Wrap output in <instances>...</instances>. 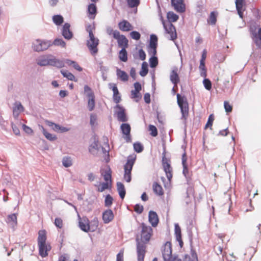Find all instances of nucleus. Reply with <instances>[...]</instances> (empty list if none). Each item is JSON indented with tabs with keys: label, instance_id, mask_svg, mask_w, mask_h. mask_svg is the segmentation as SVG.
Segmentation results:
<instances>
[{
	"label": "nucleus",
	"instance_id": "1",
	"mask_svg": "<svg viewBox=\"0 0 261 261\" xmlns=\"http://www.w3.org/2000/svg\"><path fill=\"white\" fill-rule=\"evenodd\" d=\"M141 241L142 243L138 242L137 246L138 261H144L146 253V246L153 233L152 228L146 225L145 223L141 224Z\"/></svg>",
	"mask_w": 261,
	"mask_h": 261
},
{
	"label": "nucleus",
	"instance_id": "2",
	"mask_svg": "<svg viewBox=\"0 0 261 261\" xmlns=\"http://www.w3.org/2000/svg\"><path fill=\"white\" fill-rule=\"evenodd\" d=\"M46 232L45 230H40L38 232V244L39 254L42 257L48 255V252L51 249L49 244L46 243Z\"/></svg>",
	"mask_w": 261,
	"mask_h": 261
},
{
	"label": "nucleus",
	"instance_id": "3",
	"mask_svg": "<svg viewBox=\"0 0 261 261\" xmlns=\"http://www.w3.org/2000/svg\"><path fill=\"white\" fill-rule=\"evenodd\" d=\"M111 172L109 168L105 171L101 172V174L103 177L105 182L95 185L97 187V190L98 192H102L106 190L111 189L112 186Z\"/></svg>",
	"mask_w": 261,
	"mask_h": 261
},
{
	"label": "nucleus",
	"instance_id": "4",
	"mask_svg": "<svg viewBox=\"0 0 261 261\" xmlns=\"http://www.w3.org/2000/svg\"><path fill=\"white\" fill-rule=\"evenodd\" d=\"M177 102L180 109L182 114V118L186 120L189 115V106L187 98L185 96H181L177 94Z\"/></svg>",
	"mask_w": 261,
	"mask_h": 261
},
{
	"label": "nucleus",
	"instance_id": "5",
	"mask_svg": "<svg viewBox=\"0 0 261 261\" xmlns=\"http://www.w3.org/2000/svg\"><path fill=\"white\" fill-rule=\"evenodd\" d=\"M162 252L164 261H181L177 256L172 254V245L170 242H167L164 244Z\"/></svg>",
	"mask_w": 261,
	"mask_h": 261
},
{
	"label": "nucleus",
	"instance_id": "6",
	"mask_svg": "<svg viewBox=\"0 0 261 261\" xmlns=\"http://www.w3.org/2000/svg\"><path fill=\"white\" fill-rule=\"evenodd\" d=\"M249 32L255 44L256 45L261 44V28H257V26L255 24L251 25Z\"/></svg>",
	"mask_w": 261,
	"mask_h": 261
},
{
	"label": "nucleus",
	"instance_id": "7",
	"mask_svg": "<svg viewBox=\"0 0 261 261\" xmlns=\"http://www.w3.org/2000/svg\"><path fill=\"white\" fill-rule=\"evenodd\" d=\"M51 45L50 41L36 39L33 43L32 48L36 51H41L47 49Z\"/></svg>",
	"mask_w": 261,
	"mask_h": 261
},
{
	"label": "nucleus",
	"instance_id": "8",
	"mask_svg": "<svg viewBox=\"0 0 261 261\" xmlns=\"http://www.w3.org/2000/svg\"><path fill=\"white\" fill-rule=\"evenodd\" d=\"M99 44V40L95 38V36L93 37H89V39L87 41V46L91 53V54L95 56L97 54L98 51L97 47Z\"/></svg>",
	"mask_w": 261,
	"mask_h": 261
},
{
	"label": "nucleus",
	"instance_id": "9",
	"mask_svg": "<svg viewBox=\"0 0 261 261\" xmlns=\"http://www.w3.org/2000/svg\"><path fill=\"white\" fill-rule=\"evenodd\" d=\"M158 45V38L155 35H151L148 46V52L150 55L155 56L156 54V47Z\"/></svg>",
	"mask_w": 261,
	"mask_h": 261
},
{
	"label": "nucleus",
	"instance_id": "10",
	"mask_svg": "<svg viewBox=\"0 0 261 261\" xmlns=\"http://www.w3.org/2000/svg\"><path fill=\"white\" fill-rule=\"evenodd\" d=\"M162 165L168 180L171 181L172 178V168L165 156L162 158Z\"/></svg>",
	"mask_w": 261,
	"mask_h": 261
},
{
	"label": "nucleus",
	"instance_id": "11",
	"mask_svg": "<svg viewBox=\"0 0 261 261\" xmlns=\"http://www.w3.org/2000/svg\"><path fill=\"white\" fill-rule=\"evenodd\" d=\"M114 38L117 39L118 45L122 48H126L128 47V41L123 35H121L119 32H116L114 34Z\"/></svg>",
	"mask_w": 261,
	"mask_h": 261
},
{
	"label": "nucleus",
	"instance_id": "12",
	"mask_svg": "<svg viewBox=\"0 0 261 261\" xmlns=\"http://www.w3.org/2000/svg\"><path fill=\"white\" fill-rule=\"evenodd\" d=\"M120 128L122 134L123 135V138L125 140L126 142H131L132 139L130 136V130L131 127L128 123H122L121 125Z\"/></svg>",
	"mask_w": 261,
	"mask_h": 261
},
{
	"label": "nucleus",
	"instance_id": "13",
	"mask_svg": "<svg viewBox=\"0 0 261 261\" xmlns=\"http://www.w3.org/2000/svg\"><path fill=\"white\" fill-rule=\"evenodd\" d=\"M163 25L166 30V33L170 35V40H175L177 38V35L176 29L174 26L171 22H169L167 24H165L164 22H163Z\"/></svg>",
	"mask_w": 261,
	"mask_h": 261
},
{
	"label": "nucleus",
	"instance_id": "14",
	"mask_svg": "<svg viewBox=\"0 0 261 261\" xmlns=\"http://www.w3.org/2000/svg\"><path fill=\"white\" fill-rule=\"evenodd\" d=\"M115 109H117L116 114L117 116L118 120L123 122L127 121V118L125 113V109L119 105H117L116 106Z\"/></svg>",
	"mask_w": 261,
	"mask_h": 261
},
{
	"label": "nucleus",
	"instance_id": "15",
	"mask_svg": "<svg viewBox=\"0 0 261 261\" xmlns=\"http://www.w3.org/2000/svg\"><path fill=\"white\" fill-rule=\"evenodd\" d=\"M109 88L111 89L113 92V98L114 101L116 103H119L121 100V97L116 84L111 83L109 84Z\"/></svg>",
	"mask_w": 261,
	"mask_h": 261
},
{
	"label": "nucleus",
	"instance_id": "16",
	"mask_svg": "<svg viewBox=\"0 0 261 261\" xmlns=\"http://www.w3.org/2000/svg\"><path fill=\"white\" fill-rule=\"evenodd\" d=\"M49 61V65L53 66L59 68H62L64 66V62L63 61L58 59L51 55H50Z\"/></svg>",
	"mask_w": 261,
	"mask_h": 261
},
{
	"label": "nucleus",
	"instance_id": "17",
	"mask_svg": "<svg viewBox=\"0 0 261 261\" xmlns=\"http://www.w3.org/2000/svg\"><path fill=\"white\" fill-rule=\"evenodd\" d=\"M171 4L174 9L179 12H183L185 10V6L183 0H171Z\"/></svg>",
	"mask_w": 261,
	"mask_h": 261
},
{
	"label": "nucleus",
	"instance_id": "18",
	"mask_svg": "<svg viewBox=\"0 0 261 261\" xmlns=\"http://www.w3.org/2000/svg\"><path fill=\"white\" fill-rule=\"evenodd\" d=\"M148 220L152 226L156 227L159 221L156 213L154 211H150L149 212Z\"/></svg>",
	"mask_w": 261,
	"mask_h": 261
},
{
	"label": "nucleus",
	"instance_id": "19",
	"mask_svg": "<svg viewBox=\"0 0 261 261\" xmlns=\"http://www.w3.org/2000/svg\"><path fill=\"white\" fill-rule=\"evenodd\" d=\"M114 214L111 210H107L102 214V220L106 224L111 222L114 219Z\"/></svg>",
	"mask_w": 261,
	"mask_h": 261
},
{
	"label": "nucleus",
	"instance_id": "20",
	"mask_svg": "<svg viewBox=\"0 0 261 261\" xmlns=\"http://www.w3.org/2000/svg\"><path fill=\"white\" fill-rule=\"evenodd\" d=\"M119 29L123 32H128L133 29L132 25L127 20H123L118 24Z\"/></svg>",
	"mask_w": 261,
	"mask_h": 261
},
{
	"label": "nucleus",
	"instance_id": "21",
	"mask_svg": "<svg viewBox=\"0 0 261 261\" xmlns=\"http://www.w3.org/2000/svg\"><path fill=\"white\" fill-rule=\"evenodd\" d=\"M70 25L66 23L63 27L62 35L65 38L69 40L72 37V33L70 30Z\"/></svg>",
	"mask_w": 261,
	"mask_h": 261
},
{
	"label": "nucleus",
	"instance_id": "22",
	"mask_svg": "<svg viewBox=\"0 0 261 261\" xmlns=\"http://www.w3.org/2000/svg\"><path fill=\"white\" fill-rule=\"evenodd\" d=\"M175 234L176 236V239L179 243L180 247L181 248L184 245V242L182 241L181 238V229L177 224L175 225Z\"/></svg>",
	"mask_w": 261,
	"mask_h": 261
},
{
	"label": "nucleus",
	"instance_id": "23",
	"mask_svg": "<svg viewBox=\"0 0 261 261\" xmlns=\"http://www.w3.org/2000/svg\"><path fill=\"white\" fill-rule=\"evenodd\" d=\"M89 220L86 217H83L79 221L80 228L85 232H88Z\"/></svg>",
	"mask_w": 261,
	"mask_h": 261
},
{
	"label": "nucleus",
	"instance_id": "24",
	"mask_svg": "<svg viewBox=\"0 0 261 261\" xmlns=\"http://www.w3.org/2000/svg\"><path fill=\"white\" fill-rule=\"evenodd\" d=\"M152 189L154 194L158 196H163L164 194V191L162 187L157 182H154L153 183Z\"/></svg>",
	"mask_w": 261,
	"mask_h": 261
},
{
	"label": "nucleus",
	"instance_id": "25",
	"mask_svg": "<svg viewBox=\"0 0 261 261\" xmlns=\"http://www.w3.org/2000/svg\"><path fill=\"white\" fill-rule=\"evenodd\" d=\"M88 108L90 111H92L95 108V96L93 92H90L88 94Z\"/></svg>",
	"mask_w": 261,
	"mask_h": 261
},
{
	"label": "nucleus",
	"instance_id": "26",
	"mask_svg": "<svg viewBox=\"0 0 261 261\" xmlns=\"http://www.w3.org/2000/svg\"><path fill=\"white\" fill-rule=\"evenodd\" d=\"M23 111V107L19 102H16L13 109V114L15 118H17L19 114Z\"/></svg>",
	"mask_w": 261,
	"mask_h": 261
},
{
	"label": "nucleus",
	"instance_id": "27",
	"mask_svg": "<svg viewBox=\"0 0 261 261\" xmlns=\"http://www.w3.org/2000/svg\"><path fill=\"white\" fill-rule=\"evenodd\" d=\"M235 3L238 14L239 16L242 18L243 17V11L244 10V9H243L244 0H236Z\"/></svg>",
	"mask_w": 261,
	"mask_h": 261
},
{
	"label": "nucleus",
	"instance_id": "28",
	"mask_svg": "<svg viewBox=\"0 0 261 261\" xmlns=\"http://www.w3.org/2000/svg\"><path fill=\"white\" fill-rule=\"evenodd\" d=\"M99 224V221L98 220V218L95 217L93 220H92L90 222L89 221V227H88V231L93 232L95 231Z\"/></svg>",
	"mask_w": 261,
	"mask_h": 261
},
{
	"label": "nucleus",
	"instance_id": "29",
	"mask_svg": "<svg viewBox=\"0 0 261 261\" xmlns=\"http://www.w3.org/2000/svg\"><path fill=\"white\" fill-rule=\"evenodd\" d=\"M135 161V158L131 157L128 159L127 163L124 165L125 171L127 172H131Z\"/></svg>",
	"mask_w": 261,
	"mask_h": 261
},
{
	"label": "nucleus",
	"instance_id": "30",
	"mask_svg": "<svg viewBox=\"0 0 261 261\" xmlns=\"http://www.w3.org/2000/svg\"><path fill=\"white\" fill-rule=\"evenodd\" d=\"M50 57V55H45L41 57L37 60V64L39 65L43 66H48L49 65V59Z\"/></svg>",
	"mask_w": 261,
	"mask_h": 261
},
{
	"label": "nucleus",
	"instance_id": "31",
	"mask_svg": "<svg viewBox=\"0 0 261 261\" xmlns=\"http://www.w3.org/2000/svg\"><path fill=\"white\" fill-rule=\"evenodd\" d=\"M88 13L90 18L94 19L97 12V8L95 4H90L88 8Z\"/></svg>",
	"mask_w": 261,
	"mask_h": 261
},
{
	"label": "nucleus",
	"instance_id": "32",
	"mask_svg": "<svg viewBox=\"0 0 261 261\" xmlns=\"http://www.w3.org/2000/svg\"><path fill=\"white\" fill-rule=\"evenodd\" d=\"M117 77L123 82H126L128 80V74L124 71L117 69L116 71Z\"/></svg>",
	"mask_w": 261,
	"mask_h": 261
},
{
	"label": "nucleus",
	"instance_id": "33",
	"mask_svg": "<svg viewBox=\"0 0 261 261\" xmlns=\"http://www.w3.org/2000/svg\"><path fill=\"white\" fill-rule=\"evenodd\" d=\"M170 80L175 85L179 82V78L176 70H173L171 72Z\"/></svg>",
	"mask_w": 261,
	"mask_h": 261
},
{
	"label": "nucleus",
	"instance_id": "34",
	"mask_svg": "<svg viewBox=\"0 0 261 261\" xmlns=\"http://www.w3.org/2000/svg\"><path fill=\"white\" fill-rule=\"evenodd\" d=\"M256 45L257 47L252 53V57L254 58L255 60H257L261 58V44Z\"/></svg>",
	"mask_w": 261,
	"mask_h": 261
},
{
	"label": "nucleus",
	"instance_id": "35",
	"mask_svg": "<svg viewBox=\"0 0 261 261\" xmlns=\"http://www.w3.org/2000/svg\"><path fill=\"white\" fill-rule=\"evenodd\" d=\"M117 190L119 192V194L120 197L123 199L125 195V190L124 188V186L123 184L121 182H117Z\"/></svg>",
	"mask_w": 261,
	"mask_h": 261
},
{
	"label": "nucleus",
	"instance_id": "36",
	"mask_svg": "<svg viewBox=\"0 0 261 261\" xmlns=\"http://www.w3.org/2000/svg\"><path fill=\"white\" fill-rule=\"evenodd\" d=\"M66 63L68 66H72L75 69L79 71H82L83 70V68L78 64L77 62L75 61L70 60H66Z\"/></svg>",
	"mask_w": 261,
	"mask_h": 261
},
{
	"label": "nucleus",
	"instance_id": "37",
	"mask_svg": "<svg viewBox=\"0 0 261 261\" xmlns=\"http://www.w3.org/2000/svg\"><path fill=\"white\" fill-rule=\"evenodd\" d=\"M119 58L122 62H126L127 61V53L126 48H122L119 51Z\"/></svg>",
	"mask_w": 261,
	"mask_h": 261
},
{
	"label": "nucleus",
	"instance_id": "38",
	"mask_svg": "<svg viewBox=\"0 0 261 261\" xmlns=\"http://www.w3.org/2000/svg\"><path fill=\"white\" fill-rule=\"evenodd\" d=\"M61 72L64 77H66L68 80L73 81H77V80H75L74 75L68 71L61 70Z\"/></svg>",
	"mask_w": 261,
	"mask_h": 261
},
{
	"label": "nucleus",
	"instance_id": "39",
	"mask_svg": "<svg viewBox=\"0 0 261 261\" xmlns=\"http://www.w3.org/2000/svg\"><path fill=\"white\" fill-rule=\"evenodd\" d=\"M7 222L12 225H16L17 224V215L16 214L9 215L7 218Z\"/></svg>",
	"mask_w": 261,
	"mask_h": 261
},
{
	"label": "nucleus",
	"instance_id": "40",
	"mask_svg": "<svg viewBox=\"0 0 261 261\" xmlns=\"http://www.w3.org/2000/svg\"><path fill=\"white\" fill-rule=\"evenodd\" d=\"M148 72V64L146 62H144L142 64L141 70L140 71V74L142 76H145Z\"/></svg>",
	"mask_w": 261,
	"mask_h": 261
},
{
	"label": "nucleus",
	"instance_id": "41",
	"mask_svg": "<svg viewBox=\"0 0 261 261\" xmlns=\"http://www.w3.org/2000/svg\"><path fill=\"white\" fill-rule=\"evenodd\" d=\"M42 129L43 134L47 139L51 141L57 139L56 135L49 133L43 127H42Z\"/></svg>",
	"mask_w": 261,
	"mask_h": 261
},
{
	"label": "nucleus",
	"instance_id": "42",
	"mask_svg": "<svg viewBox=\"0 0 261 261\" xmlns=\"http://www.w3.org/2000/svg\"><path fill=\"white\" fill-rule=\"evenodd\" d=\"M217 15L215 12H212L207 20L208 23L213 25L215 24L217 21Z\"/></svg>",
	"mask_w": 261,
	"mask_h": 261
},
{
	"label": "nucleus",
	"instance_id": "43",
	"mask_svg": "<svg viewBox=\"0 0 261 261\" xmlns=\"http://www.w3.org/2000/svg\"><path fill=\"white\" fill-rule=\"evenodd\" d=\"M62 163L65 167H70L72 164V159L70 156H66L63 158Z\"/></svg>",
	"mask_w": 261,
	"mask_h": 261
},
{
	"label": "nucleus",
	"instance_id": "44",
	"mask_svg": "<svg viewBox=\"0 0 261 261\" xmlns=\"http://www.w3.org/2000/svg\"><path fill=\"white\" fill-rule=\"evenodd\" d=\"M167 17L169 21L171 22H175L178 20L179 18L178 16L173 12H169L168 13Z\"/></svg>",
	"mask_w": 261,
	"mask_h": 261
},
{
	"label": "nucleus",
	"instance_id": "45",
	"mask_svg": "<svg viewBox=\"0 0 261 261\" xmlns=\"http://www.w3.org/2000/svg\"><path fill=\"white\" fill-rule=\"evenodd\" d=\"M54 22L56 25H60L63 22V18L62 16L59 15H55L53 17Z\"/></svg>",
	"mask_w": 261,
	"mask_h": 261
},
{
	"label": "nucleus",
	"instance_id": "46",
	"mask_svg": "<svg viewBox=\"0 0 261 261\" xmlns=\"http://www.w3.org/2000/svg\"><path fill=\"white\" fill-rule=\"evenodd\" d=\"M214 250H215V252L218 255L222 254V256L224 257L226 254L225 252H223V246H222L221 245H216L214 247Z\"/></svg>",
	"mask_w": 261,
	"mask_h": 261
},
{
	"label": "nucleus",
	"instance_id": "47",
	"mask_svg": "<svg viewBox=\"0 0 261 261\" xmlns=\"http://www.w3.org/2000/svg\"><path fill=\"white\" fill-rule=\"evenodd\" d=\"M199 69L201 71V75L205 77L206 75V69L205 66V62L200 61Z\"/></svg>",
	"mask_w": 261,
	"mask_h": 261
},
{
	"label": "nucleus",
	"instance_id": "48",
	"mask_svg": "<svg viewBox=\"0 0 261 261\" xmlns=\"http://www.w3.org/2000/svg\"><path fill=\"white\" fill-rule=\"evenodd\" d=\"M129 8L137 7L140 4V0H127Z\"/></svg>",
	"mask_w": 261,
	"mask_h": 261
},
{
	"label": "nucleus",
	"instance_id": "49",
	"mask_svg": "<svg viewBox=\"0 0 261 261\" xmlns=\"http://www.w3.org/2000/svg\"><path fill=\"white\" fill-rule=\"evenodd\" d=\"M54 224L59 229L63 228V221L61 218H56L55 220Z\"/></svg>",
	"mask_w": 261,
	"mask_h": 261
},
{
	"label": "nucleus",
	"instance_id": "50",
	"mask_svg": "<svg viewBox=\"0 0 261 261\" xmlns=\"http://www.w3.org/2000/svg\"><path fill=\"white\" fill-rule=\"evenodd\" d=\"M149 59L150 66L152 68L155 67L158 64V58L155 56H152Z\"/></svg>",
	"mask_w": 261,
	"mask_h": 261
},
{
	"label": "nucleus",
	"instance_id": "51",
	"mask_svg": "<svg viewBox=\"0 0 261 261\" xmlns=\"http://www.w3.org/2000/svg\"><path fill=\"white\" fill-rule=\"evenodd\" d=\"M131 96L132 98L135 99L136 101H138L141 98V95L140 92H137L134 90L131 91Z\"/></svg>",
	"mask_w": 261,
	"mask_h": 261
},
{
	"label": "nucleus",
	"instance_id": "52",
	"mask_svg": "<svg viewBox=\"0 0 261 261\" xmlns=\"http://www.w3.org/2000/svg\"><path fill=\"white\" fill-rule=\"evenodd\" d=\"M149 130L150 131V134L152 137H156L158 135V130L156 127L153 125H149Z\"/></svg>",
	"mask_w": 261,
	"mask_h": 261
},
{
	"label": "nucleus",
	"instance_id": "53",
	"mask_svg": "<svg viewBox=\"0 0 261 261\" xmlns=\"http://www.w3.org/2000/svg\"><path fill=\"white\" fill-rule=\"evenodd\" d=\"M214 120V116L213 114H211L208 117L207 122L205 126V128L210 127L211 129H212Z\"/></svg>",
	"mask_w": 261,
	"mask_h": 261
},
{
	"label": "nucleus",
	"instance_id": "54",
	"mask_svg": "<svg viewBox=\"0 0 261 261\" xmlns=\"http://www.w3.org/2000/svg\"><path fill=\"white\" fill-rule=\"evenodd\" d=\"M55 45L61 46L62 47H65L66 43L62 39H56L53 42Z\"/></svg>",
	"mask_w": 261,
	"mask_h": 261
},
{
	"label": "nucleus",
	"instance_id": "55",
	"mask_svg": "<svg viewBox=\"0 0 261 261\" xmlns=\"http://www.w3.org/2000/svg\"><path fill=\"white\" fill-rule=\"evenodd\" d=\"M113 198L110 195H107L106 197L105 200V204L106 206H110L113 203Z\"/></svg>",
	"mask_w": 261,
	"mask_h": 261
},
{
	"label": "nucleus",
	"instance_id": "56",
	"mask_svg": "<svg viewBox=\"0 0 261 261\" xmlns=\"http://www.w3.org/2000/svg\"><path fill=\"white\" fill-rule=\"evenodd\" d=\"M134 148L136 152L139 153L142 151L143 146L140 143H135L134 144Z\"/></svg>",
	"mask_w": 261,
	"mask_h": 261
},
{
	"label": "nucleus",
	"instance_id": "57",
	"mask_svg": "<svg viewBox=\"0 0 261 261\" xmlns=\"http://www.w3.org/2000/svg\"><path fill=\"white\" fill-rule=\"evenodd\" d=\"M131 38L136 40H139L140 39L141 35L137 31H132L130 33Z\"/></svg>",
	"mask_w": 261,
	"mask_h": 261
},
{
	"label": "nucleus",
	"instance_id": "58",
	"mask_svg": "<svg viewBox=\"0 0 261 261\" xmlns=\"http://www.w3.org/2000/svg\"><path fill=\"white\" fill-rule=\"evenodd\" d=\"M203 85L206 89L210 90L212 88V83L211 81L208 79H205L203 80Z\"/></svg>",
	"mask_w": 261,
	"mask_h": 261
},
{
	"label": "nucleus",
	"instance_id": "59",
	"mask_svg": "<svg viewBox=\"0 0 261 261\" xmlns=\"http://www.w3.org/2000/svg\"><path fill=\"white\" fill-rule=\"evenodd\" d=\"M224 107L225 111L227 113H230L232 110V106L231 105H230L229 102L227 101H225L224 102Z\"/></svg>",
	"mask_w": 261,
	"mask_h": 261
},
{
	"label": "nucleus",
	"instance_id": "60",
	"mask_svg": "<svg viewBox=\"0 0 261 261\" xmlns=\"http://www.w3.org/2000/svg\"><path fill=\"white\" fill-rule=\"evenodd\" d=\"M48 125L49 126L51 127L53 129L55 132H59L60 129V126L59 125L51 122H48Z\"/></svg>",
	"mask_w": 261,
	"mask_h": 261
},
{
	"label": "nucleus",
	"instance_id": "61",
	"mask_svg": "<svg viewBox=\"0 0 261 261\" xmlns=\"http://www.w3.org/2000/svg\"><path fill=\"white\" fill-rule=\"evenodd\" d=\"M95 30V27L92 25H89L86 27V31L89 33V37H93L94 36L93 31Z\"/></svg>",
	"mask_w": 261,
	"mask_h": 261
},
{
	"label": "nucleus",
	"instance_id": "62",
	"mask_svg": "<svg viewBox=\"0 0 261 261\" xmlns=\"http://www.w3.org/2000/svg\"><path fill=\"white\" fill-rule=\"evenodd\" d=\"M143 209L144 208L143 205L138 204H136L134 206L135 212H136L137 213L139 214H140L143 212Z\"/></svg>",
	"mask_w": 261,
	"mask_h": 261
},
{
	"label": "nucleus",
	"instance_id": "63",
	"mask_svg": "<svg viewBox=\"0 0 261 261\" xmlns=\"http://www.w3.org/2000/svg\"><path fill=\"white\" fill-rule=\"evenodd\" d=\"M182 166H188L187 164V156L186 150H184L183 153L182 154Z\"/></svg>",
	"mask_w": 261,
	"mask_h": 261
},
{
	"label": "nucleus",
	"instance_id": "64",
	"mask_svg": "<svg viewBox=\"0 0 261 261\" xmlns=\"http://www.w3.org/2000/svg\"><path fill=\"white\" fill-rule=\"evenodd\" d=\"M192 257H193V259H191L189 255H185V261H198L197 257L196 256V255L195 253L192 254Z\"/></svg>",
	"mask_w": 261,
	"mask_h": 261
}]
</instances>
